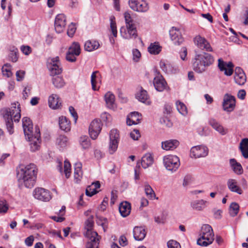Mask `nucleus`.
Returning <instances> with one entry per match:
<instances>
[{"label": "nucleus", "mask_w": 248, "mask_h": 248, "mask_svg": "<svg viewBox=\"0 0 248 248\" xmlns=\"http://www.w3.org/2000/svg\"><path fill=\"white\" fill-rule=\"evenodd\" d=\"M129 5L131 9L138 12H146L149 9L148 3L144 0H129Z\"/></svg>", "instance_id": "8"}, {"label": "nucleus", "mask_w": 248, "mask_h": 248, "mask_svg": "<svg viewBox=\"0 0 248 248\" xmlns=\"http://www.w3.org/2000/svg\"><path fill=\"white\" fill-rule=\"evenodd\" d=\"M179 141L177 140H169L162 142L161 148L166 151L173 150L179 146Z\"/></svg>", "instance_id": "24"}, {"label": "nucleus", "mask_w": 248, "mask_h": 248, "mask_svg": "<svg viewBox=\"0 0 248 248\" xmlns=\"http://www.w3.org/2000/svg\"><path fill=\"white\" fill-rule=\"evenodd\" d=\"M214 62V57L207 53L196 54L192 61L193 69L198 73L204 72Z\"/></svg>", "instance_id": "4"}, {"label": "nucleus", "mask_w": 248, "mask_h": 248, "mask_svg": "<svg viewBox=\"0 0 248 248\" xmlns=\"http://www.w3.org/2000/svg\"><path fill=\"white\" fill-rule=\"evenodd\" d=\"M136 99L140 102L145 103L147 105L151 104V101L149 95L147 91L144 90L142 87L139 88L138 91L135 95Z\"/></svg>", "instance_id": "21"}, {"label": "nucleus", "mask_w": 248, "mask_h": 248, "mask_svg": "<svg viewBox=\"0 0 248 248\" xmlns=\"http://www.w3.org/2000/svg\"><path fill=\"white\" fill-rule=\"evenodd\" d=\"M100 81V75L99 72L97 71L93 72L91 75V84L93 90H98L99 87L97 86V84Z\"/></svg>", "instance_id": "33"}, {"label": "nucleus", "mask_w": 248, "mask_h": 248, "mask_svg": "<svg viewBox=\"0 0 248 248\" xmlns=\"http://www.w3.org/2000/svg\"><path fill=\"white\" fill-rule=\"evenodd\" d=\"M100 46L99 43L95 40H88L84 44V49L87 51H92L97 49Z\"/></svg>", "instance_id": "38"}, {"label": "nucleus", "mask_w": 248, "mask_h": 248, "mask_svg": "<svg viewBox=\"0 0 248 248\" xmlns=\"http://www.w3.org/2000/svg\"><path fill=\"white\" fill-rule=\"evenodd\" d=\"M169 32L170 39L174 45L179 46L184 42V38L182 37L179 29L172 27L170 30Z\"/></svg>", "instance_id": "16"}, {"label": "nucleus", "mask_w": 248, "mask_h": 248, "mask_svg": "<svg viewBox=\"0 0 248 248\" xmlns=\"http://www.w3.org/2000/svg\"><path fill=\"white\" fill-rule=\"evenodd\" d=\"M163 164L168 170L174 172L180 166L179 158L176 155H166L163 157Z\"/></svg>", "instance_id": "7"}, {"label": "nucleus", "mask_w": 248, "mask_h": 248, "mask_svg": "<svg viewBox=\"0 0 248 248\" xmlns=\"http://www.w3.org/2000/svg\"><path fill=\"white\" fill-rule=\"evenodd\" d=\"M132 53L133 60L135 62H138L141 57V54L140 51L137 49H134L133 50Z\"/></svg>", "instance_id": "58"}, {"label": "nucleus", "mask_w": 248, "mask_h": 248, "mask_svg": "<svg viewBox=\"0 0 248 248\" xmlns=\"http://www.w3.org/2000/svg\"><path fill=\"white\" fill-rule=\"evenodd\" d=\"M124 17L125 19L126 26H128V25H135L133 23V21L132 19L130 14L128 12H126L124 13Z\"/></svg>", "instance_id": "53"}, {"label": "nucleus", "mask_w": 248, "mask_h": 248, "mask_svg": "<svg viewBox=\"0 0 248 248\" xmlns=\"http://www.w3.org/2000/svg\"><path fill=\"white\" fill-rule=\"evenodd\" d=\"M187 49L186 47H182L180 51V56L181 59L183 61L186 60Z\"/></svg>", "instance_id": "61"}, {"label": "nucleus", "mask_w": 248, "mask_h": 248, "mask_svg": "<svg viewBox=\"0 0 248 248\" xmlns=\"http://www.w3.org/2000/svg\"><path fill=\"white\" fill-rule=\"evenodd\" d=\"M208 154V149L206 146L199 145L194 146L190 150V156L195 158L204 157Z\"/></svg>", "instance_id": "11"}, {"label": "nucleus", "mask_w": 248, "mask_h": 248, "mask_svg": "<svg viewBox=\"0 0 248 248\" xmlns=\"http://www.w3.org/2000/svg\"><path fill=\"white\" fill-rule=\"evenodd\" d=\"M230 165L233 172L237 175H241L243 173V168L240 163L234 158H232L229 161Z\"/></svg>", "instance_id": "28"}, {"label": "nucleus", "mask_w": 248, "mask_h": 248, "mask_svg": "<svg viewBox=\"0 0 248 248\" xmlns=\"http://www.w3.org/2000/svg\"><path fill=\"white\" fill-rule=\"evenodd\" d=\"M222 106L225 111L227 112L232 111L235 106V97L228 94H225L223 97Z\"/></svg>", "instance_id": "17"}, {"label": "nucleus", "mask_w": 248, "mask_h": 248, "mask_svg": "<svg viewBox=\"0 0 248 248\" xmlns=\"http://www.w3.org/2000/svg\"><path fill=\"white\" fill-rule=\"evenodd\" d=\"M34 240V236L33 235H30L25 239V243L27 246L31 247L32 245Z\"/></svg>", "instance_id": "62"}, {"label": "nucleus", "mask_w": 248, "mask_h": 248, "mask_svg": "<svg viewBox=\"0 0 248 248\" xmlns=\"http://www.w3.org/2000/svg\"><path fill=\"white\" fill-rule=\"evenodd\" d=\"M239 210V206L236 202H232L230 206V214L232 217L237 215Z\"/></svg>", "instance_id": "47"}, {"label": "nucleus", "mask_w": 248, "mask_h": 248, "mask_svg": "<svg viewBox=\"0 0 248 248\" xmlns=\"http://www.w3.org/2000/svg\"><path fill=\"white\" fill-rule=\"evenodd\" d=\"M176 105L177 109L180 113L183 115H186L187 114V108L183 103L180 101H177L176 102Z\"/></svg>", "instance_id": "46"}, {"label": "nucleus", "mask_w": 248, "mask_h": 248, "mask_svg": "<svg viewBox=\"0 0 248 248\" xmlns=\"http://www.w3.org/2000/svg\"><path fill=\"white\" fill-rule=\"evenodd\" d=\"M48 104L50 108L52 109H57L60 108L61 103L57 94H52L48 98Z\"/></svg>", "instance_id": "30"}, {"label": "nucleus", "mask_w": 248, "mask_h": 248, "mask_svg": "<svg viewBox=\"0 0 248 248\" xmlns=\"http://www.w3.org/2000/svg\"><path fill=\"white\" fill-rule=\"evenodd\" d=\"M148 49L150 53L156 55L161 51V47L158 43H154L150 45Z\"/></svg>", "instance_id": "41"}, {"label": "nucleus", "mask_w": 248, "mask_h": 248, "mask_svg": "<svg viewBox=\"0 0 248 248\" xmlns=\"http://www.w3.org/2000/svg\"><path fill=\"white\" fill-rule=\"evenodd\" d=\"M217 66L219 70L223 72L226 76H231L233 74L234 65L231 62H226L223 61L222 59H219Z\"/></svg>", "instance_id": "14"}, {"label": "nucleus", "mask_w": 248, "mask_h": 248, "mask_svg": "<svg viewBox=\"0 0 248 248\" xmlns=\"http://www.w3.org/2000/svg\"><path fill=\"white\" fill-rule=\"evenodd\" d=\"M77 56L73 54L71 52L68 51L66 52V59L68 62H75L77 60V58H76Z\"/></svg>", "instance_id": "55"}, {"label": "nucleus", "mask_w": 248, "mask_h": 248, "mask_svg": "<svg viewBox=\"0 0 248 248\" xmlns=\"http://www.w3.org/2000/svg\"><path fill=\"white\" fill-rule=\"evenodd\" d=\"M194 42L201 49L209 52L213 51L210 44L204 37L198 35L195 37Z\"/></svg>", "instance_id": "19"}, {"label": "nucleus", "mask_w": 248, "mask_h": 248, "mask_svg": "<svg viewBox=\"0 0 248 248\" xmlns=\"http://www.w3.org/2000/svg\"><path fill=\"white\" fill-rule=\"evenodd\" d=\"M120 34L121 36L125 39L135 38L137 36V30L135 25H128L126 26L125 27H121Z\"/></svg>", "instance_id": "10"}, {"label": "nucleus", "mask_w": 248, "mask_h": 248, "mask_svg": "<svg viewBox=\"0 0 248 248\" xmlns=\"http://www.w3.org/2000/svg\"><path fill=\"white\" fill-rule=\"evenodd\" d=\"M168 248H181L180 244L175 240H170L167 243Z\"/></svg>", "instance_id": "54"}, {"label": "nucleus", "mask_w": 248, "mask_h": 248, "mask_svg": "<svg viewBox=\"0 0 248 248\" xmlns=\"http://www.w3.org/2000/svg\"><path fill=\"white\" fill-rule=\"evenodd\" d=\"M144 190L148 198L153 199L154 198H155V193L150 185L145 184L144 186Z\"/></svg>", "instance_id": "49"}, {"label": "nucleus", "mask_w": 248, "mask_h": 248, "mask_svg": "<svg viewBox=\"0 0 248 248\" xmlns=\"http://www.w3.org/2000/svg\"><path fill=\"white\" fill-rule=\"evenodd\" d=\"M9 209V205L5 200L0 199V213H6Z\"/></svg>", "instance_id": "50"}, {"label": "nucleus", "mask_w": 248, "mask_h": 248, "mask_svg": "<svg viewBox=\"0 0 248 248\" xmlns=\"http://www.w3.org/2000/svg\"><path fill=\"white\" fill-rule=\"evenodd\" d=\"M109 140L108 151L110 154H112L116 151L119 141V134L116 129H112L110 131Z\"/></svg>", "instance_id": "9"}, {"label": "nucleus", "mask_w": 248, "mask_h": 248, "mask_svg": "<svg viewBox=\"0 0 248 248\" xmlns=\"http://www.w3.org/2000/svg\"><path fill=\"white\" fill-rule=\"evenodd\" d=\"M234 79L236 83L239 85H243L246 82V76L240 67H236L235 69Z\"/></svg>", "instance_id": "22"}, {"label": "nucleus", "mask_w": 248, "mask_h": 248, "mask_svg": "<svg viewBox=\"0 0 248 248\" xmlns=\"http://www.w3.org/2000/svg\"><path fill=\"white\" fill-rule=\"evenodd\" d=\"M49 70L51 75H59L61 73L62 70L60 65L59 58L56 57L49 60Z\"/></svg>", "instance_id": "20"}, {"label": "nucleus", "mask_w": 248, "mask_h": 248, "mask_svg": "<svg viewBox=\"0 0 248 248\" xmlns=\"http://www.w3.org/2000/svg\"><path fill=\"white\" fill-rule=\"evenodd\" d=\"M100 186V184L99 181L93 183L91 185L87 187L86 194L89 197H92L97 192L96 189L99 188Z\"/></svg>", "instance_id": "36"}, {"label": "nucleus", "mask_w": 248, "mask_h": 248, "mask_svg": "<svg viewBox=\"0 0 248 248\" xmlns=\"http://www.w3.org/2000/svg\"><path fill=\"white\" fill-rule=\"evenodd\" d=\"M81 169L82 164L80 162L75 164L74 179L76 183H78L82 177L83 172Z\"/></svg>", "instance_id": "35"}, {"label": "nucleus", "mask_w": 248, "mask_h": 248, "mask_svg": "<svg viewBox=\"0 0 248 248\" xmlns=\"http://www.w3.org/2000/svg\"><path fill=\"white\" fill-rule=\"evenodd\" d=\"M96 223L102 227L104 232H106L108 229V220L106 218L96 215Z\"/></svg>", "instance_id": "44"}, {"label": "nucleus", "mask_w": 248, "mask_h": 248, "mask_svg": "<svg viewBox=\"0 0 248 248\" xmlns=\"http://www.w3.org/2000/svg\"><path fill=\"white\" fill-rule=\"evenodd\" d=\"M160 67L163 71L166 73L170 70V65L164 62L163 61H161L160 62Z\"/></svg>", "instance_id": "60"}, {"label": "nucleus", "mask_w": 248, "mask_h": 248, "mask_svg": "<svg viewBox=\"0 0 248 248\" xmlns=\"http://www.w3.org/2000/svg\"><path fill=\"white\" fill-rule=\"evenodd\" d=\"M21 50L24 54H25L26 55H28L31 53V49L28 46H21Z\"/></svg>", "instance_id": "64"}, {"label": "nucleus", "mask_w": 248, "mask_h": 248, "mask_svg": "<svg viewBox=\"0 0 248 248\" xmlns=\"http://www.w3.org/2000/svg\"><path fill=\"white\" fill-rule=\"evenodd\" d=\"M154 162L153 156L150 154H145L141 158L140 164L144 169L150 166Z\"/></svg>", "instance_id": "37"}, {"label": "nucleus", "mask_w": 248, "mask_h": 248, "mask_svg": "<svg viewBox=\"0 0 248 248\" xmlns=\"http://www.w3.org/2000/svg\"><path fill=\"white\" fill-rule=\"evenodd\" d=\"M76 30V28L75 27V25L73 24V23H71L68 26L67 31V35L69 37H72L73 36L74 33L75 32Z\"/></svg>", "instance_id": "56"}, {"label": "nucleus", "mask_w": 248, "mask_h": 248, "mask_svg": "<svg viewBox=\"0 0 248 248\" xmlns=\"http://www.w3.org/2000/svg\"><path fill=\"white\" fill-rule=\"evenodd\" d=\"M119 212L123 217H126L129 215L131 211L130 204L124 202H122L119 207Z\"/></svg>", "instance_id": "32"}, {"label": "nucleus", "mask_w": 248, "mask_h": 248, "mask_svg": "<svg viewBox=\"0 0 248 248\" xmlns=\"http://www.w3.org/2000/svg\"><path fill=\"white\" fill-rule=\"evenodd\" d=\"M76 56H78L80 53V47L77 42H74L69 47L68 50Z\"/></svg>", "instance_id": "43"}, {"label": "nucleus", "mask_w": 248, "mask_h": 248, "mask_svg": "<svg viewBox=\"0 0 248 248\" xmlns=\"http://www.w3.org/2000/svg\"><path fill=\"white\" fill-rule=\"evenodd\" d=\"M209 124L211 125L213 128L217 131L222 135L226 134L227 130L225 129L223 126L218 122L216 119L211 118L209 120Z\"/></svg>", "instance_id": "26"}, {"label": "nucleus", "mask_w": 248, "mask_h": 248, "mask_svg": "<svg viewBox=\"0 0 248 248\" xmlns=\"http://www.w3.org/2000/svg\"><path fill=\"white\" fill-rule=\"evenodd\" d=\"M22 124L26 138L30 142L31 151L35 152L38 150L41 142L39 127L35 126L33 128L31 119L28 117L22 119Z\"/></svg>", "instance_id": "1"}, {"label": "nucleus", "mask_w": 248, "mask_h": 248, "mask_svg": "<svg viewBox=\"0 0 248 248\" xmlns=\"http://www.w3.org/2000/svg\"><path fill=\"white\" fill-rule=\"evenodd\" d=\"M243 156L247 159L248 158V139L245 138L241 140L239 147Z\"/></svg>", "instance_id": "34"}, {"label": "nucleus", "mask_w": 248, "mask_h": 248, "mask_svg": "<svg viewBox=\"0 0 248 248\" xmlns=\"http://www.w3.org/2000/svg\"><path fill=\"white\" fill-rule=\"evenodd\" d=\"M154 85L155 89L158 92L169 91V87L163 76L158 74L154 79Z\"/></svg>", "instance_id": "13"}, {"label": "nucleus", "mask_w": 248, "mask_h": 248, "mask_svg": "<svg viewBox=\"0 0 248 248\" xmlns=\"http://www.w3.org/2000/svg\"><path fill=\"white\" fill-rule=\"evenodd\" d=\"M33 196L35 199L43 202H48L52 198L50 192L43 188H35Z\"/></svg>", "instance_id": "15"}, {"label": "nucleus", "mask_w": 248, "mask_h": 248, "mask_svg": "<svg viewBox=\"0 0 248 248\" xmlns=\"http://www.w3.org/2000/svg\"><path fill=\"white\" fill-rule=\"evenodd\" d=\"M105 100L107 107L110 109H114L116 108L115 103V96L110 92L107 93L105 95Z\"/></svg>", "instance_id": "31"}, {"label": "nucleus", "mask_w": 248, "mask_h": 248, "mask_svg": "<svg viewBox=\"0 0 248 248\" xmlns=\"http://www.w3.org/2000/svg\"><path fill=\"white\" fill-rule=\"evenodd\" d=\"M20 112V104L18 102L12 103L10 108L4 110L3 117L10 134H12L14 132L13 119L15 122H18L21 118Z\"/></svg>", "instance_id": "3"}, {"label": "nucleus", "mask_w": 248, "mask_h": 248, "mask_svg": "<svg viewBox=\"0 0 248 248\" xmlns=\"http://www.w3.org/2000/svg\"><path fill=\"white\" fill-rule=\"evenodd\" d=\"M37 169L34 164L20 165L17 175L20 182L27 188L32 187L35 182Z\"/></svg>", "instance_id": "2"}, {"label": "nucleus", "mask_w": 248, "mask_h": 248, "mask_svg": "<svg viewBox=\"0 0 248 248\" xmlns=\"http://www.w3.org/2000/svg\"><path fill=\"white\" fill-rule=\"evenodd\" d=\"M59 125L60 128L66 132L69 131L71 128L70 122L64 116H61L59 118Z\"/></svg>", "instance_id": "39"}, {"label": "nucleus", "mask_w": 248, "mask_h": 248, "mask_svg": "<svg viewBox=\"0 0 248 248\" xmlns=\"http://www.w3.org/2000/svg\"><path fill=\"white\" fill-rule=\"evenodd\" d=\"M192 180V177L190 175H187L185 176L183 182V186H186L188 185H189Z\"/></svg>", "instance_id": "63"}, {"label": "nucleus", "mask_w": 248, "mask_h": 248, "mask_svg": "<svg viewBox=\"0 0 248 248\" xmlns=\"http://www.w3.org/2000/svg\"><path fill=\"white\" fill-rule=\"evenodd\" d=\"M68 143V139L64 135H60L56 140V144L60 148H65Z\"/></svg>", "instance_id": "40"}, {"label": "nucleus", "mask_w": 248, "mask_h": 248, "mask_svg": "<svg viewBox=\"0 0 248 248\" xmlns=\"http://www.w3.org/2000/svg\"><path fill=\"white\" fill-rule=\"evenodd\" d=\"M113 19H114V17H111L110 18V29L114 37H116L117 35V31L116 23L113 21Z\"/></svg>", "instance_id": "52"}, {"label": "nucleus", "mask_w": 248, "mask_h": 248, "mask_svg": "<svg viewBox=\"0 0 248 248\" xmlns=\"http://www.w3.org/2000/svg\"><path fill=\"white\" fill-rule=\"evenodd\" d=\"M147 232L144 227L136 226L134 228L133 234L134 239L137 241H142L145 238Z\"/></svg>", "instance_id": "23"}, {"label": "nucleus", "mask_w": 248, "mask_h": 248, "mask_svg": "<svg viewBox=\"0 0 248 248\" xmlns=\"http://www.w3.org/2000/svg\"><path fill=\"white\" fill-rule=\"evenodd\" d=\"M206 203L207 202L203 200H195L191 202L190 206L194 210L202 211L205 208Z\"/></svg>", "instance_id": "29"}, {"label": "nucleus", "mask_w": 248, "mask_h": 248, "mask_svg": "<svg viewBox=\"0 0 248 248\" xmlns=\"http://www.w3.org/2000/svg\"><path fill=\"white\" fill-rule=\"evenodd\" d=\"M130 137L134 140H138L140 137V134L138 130L134 129L130 133Z\"/></svg>", "instance_id": "59"}, {"label": "nucleus", "mask_w": 248, "mask_h": 248, "mask_svg": "<svg viewBox=\"0 0 248 248\" xmlns=\"http://www.w3.org/2000/svg\"><path fill=\"white\" fill-rule=\"evenodd\" d=\"M102 129V124L98 120H93L89 126V132L91 138L93 140L97 139Z\"/></svg>", "instance_id": "12"}, {"label": "nucleus", "mask_w": 248, "mask_h": 248, "mask_svg": "<svg viewBox=\"0 0 248 248\" xmlns=\"http://www.w3.org/2000/svg\"><path fill=\"white\" fill-rule=\"evenodd\" d=\"M227 185L228 189L232 192H235L238 194H242L243 191L238 185V182L234 179L230 178L227 180Z\"/></svg>", "instance_id": "25"}, {"label": "nucleus", "mask_w": 248, "mask_h": 248, "mask_svg": "<svg viewBox=\"0 0 248 248\" xmlns=\"http://www.w3.org/2000/svg\"><path fill=\"white\" fill-rule=\"evenodd\" d=\"M11 66L9 63L5 64L2 67L1 70L3 74V75L7 77V78H10L12 75V73L11 71Z\"/></svg>", "instance_id": "48"}, {"label": "nucleus", "mask_w": 248, "mask_h": 248, "mask_svg": "<svg viewBox=\"0 0 248 248\" xmlns=\"http://www.w3.org/2000/svg\"><path fill=\"white\" fill-rule=\"evenodd\" d=\"M52 83L56 88H61L63 87L65 83L61 77L56 76L52 78Z\"/></svg>", "instance_id": "42"}, {"label": "nucleus", "mask_w": 248, "mask_h": 248, "mask_svg": "<svg viewBox=\"0 0 248 248\" xmlns=\"http://www.w3.org/2000/svg\"><path fill=\"white\" fill-rule=\"evenodd\" d=\"M141 116L138 112H133L127 116L126 123L128 125L137 124L140 122Z\"/></svg>", "instance_id": "27"}, {"label": "nucleus", "mask_w": 248, "mask_h": 248, "mask_svg": "<svg viewBox=\"0 0 248 248\" xmlns=\"http://www.w3.org/2000/svg\"><path fill=\"white\" fill-rule=\"evenodd\" d=\"M93 224V216H91L85 222V229L86 232L84 234L88 239L86 248H98L100 236L96 232L92 230Z\"/></svg>", "instance_id": "5"}, {"label": "nucleus", "mask_w": 248, "mask_h": 248, "mask_svg": "<svg viewBox=\"0 0 248 248\" xmlns=\"http://www.w3.org/2000/svg\"><path fill=\"white\" fill-rule=\"evenodd\" d=\"M64 172L66 177L68 178L71 174V164L70 162L67 160L64 161Z\"/></svg>", "instance_id": "51"}, {"label": "nucleus", "mask_w": 248, "mask_h": 248, "mask_svg": "<svg viewBox=\"0 0 248 248\" xmlns=\"http://www.w3.org/2000/svg\"><path fill=\"white\" fill-rule=\"evenodd\" d=\"M214 240V234L211 226L208 224L203 225L202 227L197 244L201 246L206 247L212 244Z\"/></svg>", "instance_id": "6"}, {"label": "nucleus", "mask_w": 248, "mask_h": 248, "mask_svg": "<svg viewBox=\"0 0 248 248\" xmlns=\"http://www.w3.org/2000/svg\"><path fill=\"white\" fill-rule=\"evenodd\" d=\"M214 217L217 219H220L222 217V211L221 209L214 208L213 210Z\"/></svg>", "instance_id": "57"}, {"label": "nucleus", "mask_w": 248, "mask_h": 248, "mask_svg": "<svg viewBox=\"0 0 248 248\" xmlns=\"http://www.w3.org/2000/svg\"><path fill=\"white\" fill-rule=\"evenodd\" d=\"M66 26V17L64 14L57 15L55 20V29L58 33L62 32Z\"/></svg>", "instance_id": "18"}, {"label": "nucleus", "mask_w": 248, "mask_h": 248, "mask_svg": "<svg viewBox=\"0 0 248 248\" xmlns=\"http://www.w3.org/2000/svg\"><path fill=\"white\" fill-rule=\"evenodd\" d=\"M80 144L84 149H87L91 146L90 140L87 136H82L79 140Z\"/></svg>", "instance_id": "45"}]
</instances>
